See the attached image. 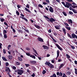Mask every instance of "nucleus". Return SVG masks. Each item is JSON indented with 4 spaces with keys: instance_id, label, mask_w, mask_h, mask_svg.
<instances>
[{
    "instance_id": "f257e3e1",
    "label": "nucleus",
    "mask_w": 77,
    "mask_h": 77,
    "mask_svg": "<svg viewBox=\"0 0 77 77\" xmlns=\"http://www.w3.org/2000/svg\"><path fill=\"white\" fill-rule=\"evenodd\" d=\"M45 65H48V66L50 67L51 68H54V66L52 65V64H51L50 62H48V61H46L45 63Z\"/></svg>"
},
{
    "instance_id": "f03ea898",
    "label": "nucleus",
    "mask_w": 77,
    "mask_h": 77,
    "mask_svg": "<svg viewBox=\"0 0 77 77\" xmlns=\"http://www.w3.org/2000/svg\"><path fill=\"white\" fill-rule=\"evenodd\" d=\"M47 21L48 22V23H53V22H54L55 21V19L54 18L51 17L49 20L46 19Z\"/></svg>"
},
{
    "instance_id": "7ed1b4c3",
    "label": "nucleus",
    "mask_w": 77,
    "mask_h": 77,
    "mask_svg": "<svg viewBox=\"0 0 77 77\" xmlns=\"http://www.w3.org/2000/svg\"><path fill=\"white\" fill-rule=\"evenodd\" d=\"M55 45L57 47V48H58L59 49V50H60L61 51H62V50H63V48L60 47V46L59 45H58L57 44L55 43Z\"/></svg>"
},
{
    "instance_id": "20e7f679",
    "label": "nucleus",
    "mask_w": 77,
    "mask_h": 77,
    "mask_svg": "<svg viewBox=\"0 0 77 77\" xmlns=\"http://www.w3.org/2000/svg\"><path fill=\"white\" fill-rule=\"evenodd\" d=\"M66 4H67V8H69V7H72V5H71V3H69L68 2H66Z\"/></svg>"
},
{
    "instance_id": "39448f33",
    "label": "nucleus",
    "mask_w": 77,
    "mask_h": 77,
    "mask_svg": "<svg viewBox=\"0 0 77 77\" xmlns=\"http://www.w3.org/2000/svg\"><path fill=\"white\" fill-rule=\"evenodd\" d=\"M57 75H59L60 77H62L63 75V74H62V72H58L57 73Z\"/></svg>"
},
{
    "instance_id": "423d86ee",
    "label": "nucleus",
    "mask_w": 77,
    "mask_h": 77,
    "mask_svg": "<svg viewBox=\"0 0 77 77\" xmlns=\"http://www.w3.org/2000/svg\"><path fill=\"white\" fill-rule=\"evenodd\" d=\"M38 40L40 42H44V40H43V39L41 38V37H38L37 38Z\"/></svg>"
},
{
    "instance_id": "0eeeda50",
    "label": "nucleus",
    "mask_w": 77,
    "mask_h": 77,
    "mask_svg": "<svg viewBox=\"0 0 77 77\" xmlns=\"http://www.w3.org/2000/svg\"><path fill=\"white\" fill-rule=\"evenodd\" d=\"M67 2H68L69 3V2H72V4L73 5H77V4H76L75 2H74L72 1V0H66Z\"/></svg>"
},
{
    "instance_id": "6e6552de",
    "label": "nucleus",
    "mask_w": 77,
    "mask_h": 77,
    "mask_svg": "<svg viewBox=\"0 0 77 77\" xmlns=\"http://www.w3.org/2000/svg\"><path fill=\"white\" fill-rule=\"evenodd\" d=\"M43 47L44 50H48L49 49V48L48 46H47L46 45H43L42 46Z\"/></svg>"
},
{
    "instance_id": "1a4fd4ad",
    "label": "nucleus",
    "mask_w": 77,
    "mask_h": 77,
    "mask_svg": "<svg viewBox=\"0 0 77 77\" xmlns=\"http://www.w3.org/2000/svg\"><path fill=\"white\" fill-rule=\"evenodd\" d=\"M34 26L38 29H41V26H40L36 24H34Z\"/></svg>"
},
{
    "instance_id": "9d476101",
    "label": "nucleus",
    "mask_w": 77,
    "mask_h": 77,
    "mask_svg": "<svg viewBox=\"0 0 77 77\" xmlns=\"http://www.w3.org/2000/svg\"><path fill=\"white\" fill-rule=\"evenodd\" d=\"M49 9L50 12H53L54 10H53V8L51 7L50 6V8H49Z\"/></svg>"
},
{
    "instance_id": "9b49d317",
    "label": "nucleus",
    "mask_w": 77,
    "mask_h": 77,
    "mask_svg": "<svg viewBox=\"0 0 77 77\" xmlns=\"http://www.w3.org/2000/svg\"><path fill=\"white\" fill-rule=\"evenodd\" d=\"M65 65L64 63H62L60 65V66L59 67V69H60L63 67V66H64Z\"/></svg>"
},
{
    "instance_id": "f8f14e48",
    "label": "nucleus",
    "mask_w": 77,
    "mask_h": 77,
    "mask_svg": "<svg viewBox=\"0 0 77 77\" xmlns=\"http://www.w3.org/2000/svg\"><path fill=\"white\" fill-rule=\"evenodd\" d=\"M20 17L21 18H22V19H23V20H25V21H28V20H27V19L26 18L24 17H22L21 16H20Z\"/></svg>"
},
{
    "instance_id": "ddd939ff",
    "label": "nucleus",
    "mask_w": 77,
    "mask_h": 77,
    "mask_svg": "<svg viewBox=\"0 0 77 77\" xmlns=\"http://www.w3.org/2000/svg\"><path fill=\"white\" fill-rule=\"evenodd\" d=\"M17 71L21 72L22 73H24V71L21 69H17Z\"/></svg>"
},
{
    "instance_id": "4468645a",
    "label": "nucleus",
    "mask_w": 77,
    "mask_h": 77,
    "mask_svg": "<svg viewBox=\"0 0 77 77\" xmlns=\"http://www.w3.org/2000/svg\"><path fill=\"white\" fill-rule=\"evenodd\" d=\"M8 59L9 60H12V55H9L8 56Z\"/></svg>"
},
{
    "instance_id": "2eb2a0df",
    "label": "nucleus",
    "mask_w": 77,
    "mask_h": 77,
    "mask_svg": "<svg viewBox=\"0 0 77 77\" xmlns=\"http://www.w3.org/2000/svg\"><path fill=\"white\" fill-rule=\"evenodd\" d=\"M60 25H59L58 26H55V28L57 30H59V29H60Z\"/></svg>"
},
{
    "instance_id": "dca6fc26",
    "label": "nucleus",
    "mask_w": 77,
    "mask_h": 77,
    "mask_svg": "<svg viewBox=\"0 0 77 77\" xmlns=\"http://www.w3.org/2000/svg\"><path fill=\"white\" fill-rule=\"evenodd\" d=\"M30 63H32V64H35V63H36V61H31Z\"/></svg>"
},
{
    "instance_id": "f3484780",
    "label": "nucleus",
    "mask_w": 77,
    "mask_h": 77,
    "mask_svg": "<svg viewBox=\"0 0 77 77\" xmlns=\"http://www.w3.org/2000/svg\"><path fill=\"white\" fill-rule=\"evenodd\" d=\"M61 3H62V4H63V5H64V6H65V8L67 7V4H65V2H62Z\"/></svg>"
},
{
    "instance_id": "a211bd4d",
    "label": "nucleus",
    "mask_w": 77,
    "mask_h": 77,
    "mask_svg": "<svg viewBox=\"0 0 77 77\" xmlns=\"http://www.w3.org/2000/svg\"><path fill=\"white\" fill-rule=\"evenodd\" d=\"M76 35L74 33H72V38H75Z\"/></svg>"
},
{
    "instance_id": "6ab92c4d",
    "label": "nucleus",
    "mask_w": 77,
    "mask_h": 77,
    "mask_svg": "<svg viewBox=\"0 0 77 77\" xmlns=\"http://www.w3.org/2000/svg\"><path fill=\"white\" fill-rule=\"evenodd\" d=\"M51 38L53 40V41L55 42H57V41L56 40H55V39H54V38L52 36H50Z\"/></svg>"
},
{
    "instance_id": "aec40b11",
    "label": "nucleus",
    "mask_w": 77,
    "mask_h": 77,
    "mask_svg": "<svg viewBox=\"0 0 77 77\" xmlns=\"http://www.w3.org/2000/svg\"><path fill=\"white\" fill-rule=\"evenodd\" d=\"M57 57H58L59 56V50H57Z\"/></svg>"
},
{
    "instance_id": "412c9836",
    "label": "nucleus",
    "mask_w": 77,
    "mask_h": 77,
    "mask_svg": "<svg viewBox=\"0 0 77 77\" xmlns=\"http://www.w3.org/2000/svg\"><path fill=\"white\" fill-rule=\"evenodd\" d=\"M65 27L68 30H71V27H68V26H65Z\"/></svg>"
},
{
    "instance_id": "4be33fe9",
    "label": "nucleus",
    "mask_w": 77,
    "mask_h": 77,
    "mask_svg": "<svg viewBox=\"0 0 77 77\" xmlns=\"http://www.w3.org/2000/svg\"><path fill=\"white\" fill-rule=\"evenodd\" d=\"M62 30L64 33L65 34V35H66V29L65 28H63Z\"/></svg>"
},
{
    "instance_id": "5701e85b",
    "label": "nucleus",
    "mask_w": 77,
    "mask_h": 77,
    "mask_svg": "<svg viewBox=\"0 0 77 77\" xmlns=\"http://www.w3.org/2000/svg\"><path fill=\"white\" fill-rule=\"evenodd\" d=\"M25 10L27 11V12H29V13H32V12L30 11L27 8H25Z\"/></svg>"
},
{
    "instance_id": "b1692460",
    "label": "nucleus",
    "mask_w": 77,
    "mask_h": 77,
    "mask_svg": "<svg viewBox=\"0 0 77 77\" xmlns=\"http://www.w3.org/2000/svg\"><path fill=\"white\" fill-rule=\"evenodd\" d=\"M30 57H32V59H36V57H35V56L33 55H31L30 56Z\"/></svg>"
},
{
    "instance_id": "393cba45",
    "label": "nucleus",
    "mask_w": 77,
    "mask_h": 77,
    "mask_svg": "<svg viewBox=\"0 0 77 77\" xmlns=\"http://www.w3.org/2000/svg\"><path fill=\"white\" fill-rule=\"evenodd\" d=\"M72 11L75 14H77V11L75 9H72Z\"/></svg>"
},
{
    "instance_id": "a878e982",
    "label": "nucleus",
    "mask_w": 77,
    "mask_h": 77,
    "mask_svg": "<svg viewBox=\"0 0 77 77\" xmlns=\"http://www.w3.org/2000/svg\"><path fill=\"white\" fill-rule=\"evenodd\" d=\"M0 20L1 22H4L5 21V19L1 17L0 18Z\"/></svg>"
},
{
    "instance_id": "bb28decb",
    "label": "nucleus",
    "mask_w": 77,
    "mask_h": 77,
    "mask_svg": "<svg viewBox=\"0 0 77 77\" xmlns=\"http://www.w3.org/2000/svg\"><path fill=\"white\" fill-rule=\"evenodd\" d=\"M18 59L19 60H20V61H23V59L20 57H18Z\"/></svg>"
},
{
    "instance_id": "cd10ccee",
    "label": "nucleus",
    "mask_w": 77,
    "mask_h": 77,
    "mask_svg": "<svg viewBox=\"0 0 77 77\" xmlns=\"http://www.w3.org/2000/svg\"><path fill=\"white\" fill-rule=\"evenodd\" d=\"M2 58L3 60H4V61H7V59L4 57H2Z\"/></svg>"
},
{
    "instance_id": "c85d7f7f",
    "label": "nucleus",
    "mask_w": 77,
    "mask_h": 77,
    "mask_svg": "<svg viewBox=\"0 0 77 77\" xmlns=\"http://www.w3.org/2000/svg\"><path fill=\"white\" fill-rule=\"evenodd\" d=\"M31 68L33 69V70H34V71H36V69L33 66H32L31 67Z\"/></svg>"
},
{
    "instance_id": "c756f323",
    "label": "nucleus",
    "mask_w": 77,
    "mask_h": 77,
    "mask_svg": "<svg viewBox=\"0 0 77 77\" xmlns=\"http://www.w3.org/2000/svg\"><path fill=\"white\" fill-rule=\"evenodd\" d=\"M68 21L69 22V23H72V20H71V19H69L68 20Z\"/></svg>"
},
{
    "instance_id": "7c9ffc66",
    "label": "nucleus",
    "mask_w": 77,
    "mask_h": 77,
    "mask_svg": "<svg viewBox=\"0 0 77 77\" xmlns=\"http://www.w3.org/2000/svg\"><path fill=\"white\" fill-rule=\"evenodd\" d=\"M71 73L70 72H67L66 73V75H70L71 74Z\"/></svg>"
},
{
    "instance_id": "2f4dec72",
    "label": "nucleus",
    "mask_w": 77,
    "mask_h": 77,
    "mask_svg": "<svg viewBox=\"0 0 77 77\" xmlns=\"http://www.w3.org/2000/svg\"><path fill=\"white\" fill-rule=\"evenodd\" d=\"M64 25H65L67 27H69V25L66 23H64Z\"/></svg>"
},
{
    "instance_id": "473e14b6",
    "label": "nucleus",
    "mask_w": 77,
    "mask_h": 77,
    "mask_svg": "<svg viewBox=\"0 0 77 77\" xmlns=\"http://www.w3.org/2000/svg\"><path fill=\"white\" fill-rule=\"evenodd\" d=\"M72 7L73 8V9H75V8H77V5H72Z\"/></svg>"
},
{
    "instance_id": "72a5a7b5",
    "label": "nucleus",
    "mask_w": 77,
    "mask_h": 77,
    "mask_svg": "<svg viewBox=\"0 0 77 77\" xmlns=\"http://www.w3.org/2000/svg\"><path fill=\"white\" fill-rule=\"evenodd\" d=\"M67 36H68V37H69L71 39H72V36H71V35L69 34V33H67Z\"/></svg>"
},
{
    "instance_id": "f704fd0d",
    "label": "nucleus",
    "mask_w": 77,
    "mask_h": 77,
    "mask_svg": "<svg viewBox=\"0 0 77 77\" xmlns=\"http://www.w3.org/2000/svg\"><path fill=\"white\" fill-rule=\"evenodd\" d=\"M45 73H46V71L45 70H43L42 73L44 75L45 74Z\"/></svg>"
},
{
    "instance_id": "c9c22d12",
    "label": "nucleus",
    "mask_w": 77,
    "mask_h": 77,
    "mask_svg": "<svg viewBox=\"0 0 77 77\" xmlns=\"http://www.w3.org/2000/svg\"><path fill=\"white\" fill-rule=\"evenodd\" d=\"M4 38H7V37H8V36H7V35H6V34H4Z\"/></svg>"
},
{
    "instance_id": "e433bc0d",
    "label": "nucleus",
    "mask_w": 77,
    "mask_h": 77,
    "mask_svg": "<svg viewBox=\"0 0 77 77\" xmlns=\"http://www.w3.org/2000/svg\"><path fill=\"white\" fill-rule=\"evenodd\" d=\"M26 54L27 56H30H30H31L30 54L28 53H26Z\"/></svg>"
},
{
    "instance_id": "4c0bfd02",
    "label": "nucleus",
    "mask_w": 77,
    "mask_h": 77,
    "mask_svg": "<svg viewBox=\"0 0 77 77\" xmlns=\"http://www.w3.org/2000/svg\"><path fill=\"white\" fill-rule=\"evenodd\" d=\"M16 14L18 15V16L20 15V13L17 10H16Z\"/></svg>"
},
{
    "instance_id": "58836bf2",
    "label": "nucleus",
    "mask_w": 77,
    "mask_h": 77,
    "mask_svg": "<svg viewBox=\"0 0 77 77\" xmlns=\"http://www.w3.org/2000/svg\"><path fill=\"white\" fill-rule=\"evenodd\" d=\"M16 65H20V63L18 62H16Z\"/></svg>"
},
{
    "instance_id": "ea45409f",
    "label": "nucleus",
    "mask_w": 77,
    "mask_h": 77,
    "mask_svg": "<svg viewBox=\"0 0 77 77\" xmlns=\"http://www.w3.org/2000/svg\"><path fill=\"white\" fill-rule=\"evenodd\" d=\"M62 13L64 15V16H67V14H66L65 12H62Z\"/></svg>"
},
{
    "instance_id": "a19ab883",
    "label": "nucleus",
    "mask_w": 77,
    "mask_h": 77,
    "mask_svg": "<svg viewBox=\"0 0 77 77\" xmlns=\"http://www.w3.org/2000/svg\"><path fill=\"white\" fill-rule=\"evenodd\" d=\"M24 30L26 32H27V33H29V31L28 30H27L24 28Z\"/></svg>"
},
{
    "instance_id": "79ce46f5",
    "label": "nucleus",
    "mask_w": 77,
    "mask_h": 77,
    "mask_svg": "<svg viewBox=\"0 0 77 77\" xmlns=\"http://www.w3.org/2000/svg\"><path fill=\"white\" fill-rule=\"evenodd\" d=\"M26 50H27L28 51H30V48L27 47L26 48Z\"/></svg>"
},
{
    "instance_id": "37998d69",
    "label": "nucleus",
    "mask_w": 77,
    "mask_h": 77,
    "mask_svg": "<svg viewBox=\"0 0 77 77\" xmlns=\"http://www.w3.org/2000/svg\"><path fill=\"white\" fill-rule=\"evenodd\" d=\"M75 74H76V75H77V69L76 68H75Z\"/></svg>"
},
{
    "instance_id": "c03bdc74",
    "label": "nucleus",
    "mask_w": 77,
    "mask_h": 77,
    "mask_svg": "<svg viewBox=\"0 0 77 77\" xmlns=\"http://www.w3.org/2000/svg\"><path fill=\"white\" fill-rule=\"evenodd\" d=\"M18 32H19V33H21L22 34V33H23V32L22 30L19 29L18 30Z\"/></svg>"
},
{
    "instance_id": "a18cd8bd",
    "label": "nucleus",
    "mask_w": 77,
    "mask_h": 77,
    "mask_svg": "<svg viewBox=\"0 0 77 77\" xmlns=\"http://www.w3.org/2000/svg\"><path fill=\"white\" fill-rule=\"evenodd\" d=\"M38 6L40 8H43V6H42V5L40 4H39L38 5Z\"/></svg>"
},
{
    "instance_id": "49530a36",
    "label": "nucleus",
    "mask_w": 77,
    "mask_h": 77,
    "mask_svg": "<svg viewBox=\"0 0 77 77\" xmlns=\"http://www.w3.org/2000/svg\"><path fill=\"white\" fill-rule=\"evenodd\" d=\"M44 17H45V18H46V19H48V20H49V19H50V18H49V17H48V16H44Z\"/></svg>"
},
{
    "instance_id": "de8ad7c7",
    "label": "nucleus",
    "mask_w": 77,
    "mask_h": 77,
    "mask_svg": "<svg viewBox=\"0 0 77 77\" xmlns=\"http://www.w3.org/2000/svg\"><path fill=\"white\" fill-rule=\"evenodd\" d=\"M3 34H5V33H7V31L6 30H3Z\"/></svg>"
},
{
    "instance_id": "09e8293b",
    "label": "nucleus",
    "mask_w": 77,
    "mask_h": 77,
    "mask_svg": "<svg viewBox=\"0 0 77 77\" xmlns=\"http://www.w3.org/2000/svg\"><path fill=\"white\" fill-rule=\"evenodd\" d=\"M25 66H26V67H29V66H30V65H29V64H25Z\"/></svg>"
},
{
    "instance_id": "8fccbe9b",
    "label": "nucleus",
    "mask_w": 77,
    "mask_h": 77,
    "mask_svg": "<svg viewBox=\"0 0 77 77\" xmlns=\"http://www.w3.org/2000/svg\"><path fill=\"white\" fill-rule=\"evenodd\" d=\"M66 56H67V57L68 58H70L71 57L70 56H69V55L68 54H66Z\"/></svg>"
},
{
    "instance_id": "3c124183",
    "label": "nucleus",
    "mask_w": 77,
    "mask_h": 77,
    "mask_svg": "<svg viewBox=\"0 0 77 77\" xmlns=\"http://www.w3.org/2000/svg\"><path fill=\"white\" fill-rule=\"evenodd\" d=\"M5 64H6V66H8L9 65V63L8 62H6V63Z\"/></svg>"
},
{
    "instance_id": "603ef678",
    "label": "nucleus",
    "mask_w": 77,
    "mask_h": 77,
    "mask_svg": "<svg viewBox=\"0 0 77 77\" xmlns=\"http://www.w3.org/2000/svg\"><path fill=\"white\" fill-rule=\"evenodd\" d=\"M17 74L18 75H22V73L18 72H17Z\"/></svg>"
},
{
    "instance_id": "864d4df0",
    "label": "nucleus",
    "mask_w": 77,
    "mask_h": 77,
    "mask_svg": "<svg viewBox=\"0 0 77 77\" xmlns=\"http://www.w3.org/2000/svg\"><path fill=\"white\" fill-rule=\"evenodd\" d=\"M43 5H48V3L45 2H43Z\"/></svg>"
},
{
    "instance_id": "5fc2aeb1",
    "label": "nucleus",
    "mask_w": 77,
    "mask_h": 77,
    "mask_svg": "<svg viewBox=\"0 0 77 77\" xmlns=\"http://www.w3.org/2000/svg\"><path fill=\"white\" fill-rule=\"evenodd\" d=\"M3 52L4 54H6V50H5V49H3Z\"/></svg>"
},
{
    "instance_id": "6e6d98bb",
    "label": "nucleus",
    "mask_w": 77,
    "mask_h": 77,
    "mask_svg": "<svg viewBox=\"0 0 77 77\" xmlns=\"http://www.w3.org/2000/svg\"><path fill=\"white\" fill-rule=\"evenodd\" d=\"M69 14L72 15V14H73V13L72 11H69Z\"/></svg>"
},
{
    "instance_id": "4d7b16f0",
    "label": "nucleus",
    "mask_w": 77,
    "mask_h": 77,
    "mask_svg": "<svg viewBox=\"0 0 77 77\" xmlns=\"http://www.w3.org/2000/svg\"><path fill=\"white\" fill-rule=\"evenodd\" d=\"M4 24L5 25L7 26H8V23L6 22H4Z\"/></svg>"
},
{
    "instance_id": "13d9d810",
    "label": "nucleus",
    "mask_w": 77,
    "mask_h": 77,
    "mask_svg": "<svg viewBox=\"0 0 77 77\" xmlns=\"http://www.w3.org/2000/svg\"><path fill=\"white\" fill-rule=\"evenodd\" d=\"M13 69H14V70H15L16 69V67L15 66H13Z\"/></svg>"
},
{
    "instance_id": "bf43d9fd",
    "label": "nucleus",
    "mask_w": 77,
    "mask_h": 77,
    "mask_svg": "<svg viewBox=\"0 0 77 77\" xmlns=\"http://www.w3.org/2000/svg\"><path fill=\"white\" fill-rule=\"evenodd\" d=\"M54 35L56 36H57V33L56 32H54Z\"/></svg>"
},
{
    "instance_id": "052dcab7",
    "label": "nucleus",
    "mask_w": 77,
    "mask_h": 77,
    "mask_svg": "<svg viewBox=\"0 0 77 77\" xmlns=\"http://www.w3.org/2000/svg\"><path fill=\"white\" fill-rule=\"evenodd\" d=\"M0 37H1V38H3V35H2V34L1 32H0Z\"/></svg>"
},
{
    "instance_id": "680f3d73",
    "label": "nucleus",
    "mask_w": 77,
    "mask_h": 77,
    "mask_svg": "<svg viewBox=\"0 0 77 77\" xmlns=\"http://www.w3.org/2000/svg\"><path fill=\"white\" fill-rule=\"evenodd\" d=\"M31 76H32V77H35V74L34 73H33V74H32V75H31Z\"/></svg>"
},
{
    "instance_id": "e2e57ef3",
    "label": "nucleus",
    "mask_w": 77,
    "mask_h": 77,
    "mask_svg": "<svg viewBox=\"0 0 77 77\" xmlns=\"http://www.w3.org/2000/svg\"><path fill=\"white\" fill-rule=\"evenodd\" d=\"M46 2L48 3H50V1L49 0H46Z\"/></svg>"
},
{
    "instance_id": "0e129e2a",
    "label": "nucleus",
    "mask_w": 77,
    "mask_h": 77,
    "mask_svg": "<svg viewBox=\"0 0 77 77\" xmlns=\"http://www.w3.org/2000/svg\"><path fill=\"white\" fill-rule=\"evenodd\" d=\"M71 48H72V49H75V47H74V46H71Z\"/></svg>"
},
{
    "instance_id": "69168bd1",
    "label": "nucleus",
    "mask_w": 77,
    "mask_h": 77,
    "mask_svg": "<svg viewBox=\"0 0 77 77\" xmlns=\"http://www.w3.org/2000/svg\"><path fill=\"white\" fill-rule=\"evenodd\" d=\"M17 7L18 8H21V5H17Z\"/></svg>"
},
{
    "instance_id": "338daca9",
    "label": "nucleus",
    "mask_w": 77,
    "mask_h": 77,
    "mask_svg": "<svg viewBox=\"0 0 77 77\" xmlns=\"http://www.w3.org/2000/svg\"><path fill=\"white\" fill-rule=\"evenodd\" d=\"M74 63H75V64L76 65H77V61L75 60Z\"/></svg>"
},
{
    "instance_id": "774afa93",
    "label": "nucleus",
    "mask_w": 77,
    "mask_h": 77,
    "mask_svg": "<svg viewBox=\"0 0 77 77\" xmlns=\"http://www.w3.org/2000/svg\"><path fill=\"white\" fill-rule=\"evenodd\" d=\"M53 75L54 77H56V75L55 74H54L53 75Z\"/></svg>"
}]
</instances>
